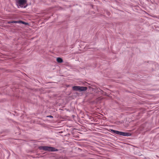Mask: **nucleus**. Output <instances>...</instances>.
<instances>
[{
    "label": "nucleus",
    "mask_w": 159,
    "mask_h": 159,
    "mask_svg": "<svg viewBox=\"0 0 159 159\" xmlns=\"http://www.w3.org/2000/svg\"><path fill=\"white\" fill-rule=\"evenodd\" d=\"M72 89L76 91H84L87 90V88L86 87L75 86L73 87Z\"/></svg>",
    "instance_id": "f03ea898"
},
{
    "label": "nucleus",
    "mask_w": 159,
    "mask_h": 159,
    "mask_svg": "<svg viewBox=\"0 0 159 159\" xmlns=\"http://www.w3.org/2000/svg\"><path fill=\"white\" fill-rule=\"evenodd\" d=\"M7 23L8 24L12 23V21H11H11H7Z\"/></svg>",
    "instance_id": "6e6552de"
},
{
    "label": "nucleus",
    "mask_w": 159,
    "mask_h": 159,
    "mask_svg": "<svg viewBox=\"0 0 159 159\" xmlns=\"http://www.w3.org/2000/svg\"><path fill=\"white\" fill-rule=\"evenodd\" d=\"M40 149H43L44 150L48 151H57L58 150L52 147L48 146H41L39 147Z\"/></svg>",
    "instance_id": "7ed1b4c3"
},
{
    "label": "nucleus",
    "mask_w": 159,
    "mask_h": 159,
    "mask_svg": "<svg viewBox=\"0 0 159 159\" xmlns=\"http://www.w3.org/2000/svg\"><path fill=\"white\" fill-rule=\"evenodd\" d=\"M18 5L21 7H23V5L26 3V0H17Z\"/></svg>",
    "instance_id": "20e7f679"
},
{
    "label": "nucleus",
    "mask_w": 159,
    "mask_h": 159,
    "mask_svg": "<svg viewBox=\"0 0 159 159\" xmlns=\"http://www.w3.org/2000/svg\"><path fill=\"white\" fill-rule=\"evenodd\" d=\"M18 23H22V24H24L25 25H28V24L27 23H26L24 21H19V22H18Z\"/></svg>",
    "instance_id": "423d86ee"
},
{
    "label": "nucleus",
    "mask_w": 159,
    "mask_h": 159,
    "mask_svg": "<svg viewBox=\"0 0 159 159\" xmlns=\"http://www.w3.org/2000/svg\"><path fill=\"white\" fill-rule=\"evenodd\" d=\"M47 117H49L50 118H53V117L52 116H47Z\"/></svg>",
    "instance_id": "1a4fd4ad"
},
{
    "label": "nucleus",
    "mask_w": 159,
    "mask_h": 159,
    "mask_svg": "<svg viewBox=\"0 0 159 159\" xmlns=\"http://www.w3.org/2000/svg\"><path fill=\"white\" fill-rule=\"evenodd\" d=\"M12 23H18L19 21H16L14 20H11Z\"/></svg>",
    "instance_id": "0eeeda50"
},
{
    "label": "nucleus",
    "mask_w": 159,
    "mask_h": 159,
    "mask_svg": "<svg viewBox=\"0 0 159 159\" xmlns=\"http://www.w3.org/2000/svg\"><path fill=\"white\" fill-rule=\"evenodd\" d=\"M110 131L111 133H114L118 135L125 136H128L130 135V134L129 133L120 132L118 131L112 129H111Z\"/></svg>",
    "instance_id": "f257e3e1"
},
{
    "label": "nucleus",
    "mask_w": 159,
    "mask_h": 159,
    "mask_svg": "<svg viewBox=\"0 0 159 159\" xmlns=\"http://www.w3.org/2000/svg\"><path fill=\"white\" fill-rule=\"evenodd\" d=\"M57 61L58 62L60 63H61L63 61L62 59L60 57L57 58Z\"/></svg>",
    "instance_id": "39448f33"
}]
</instances>
